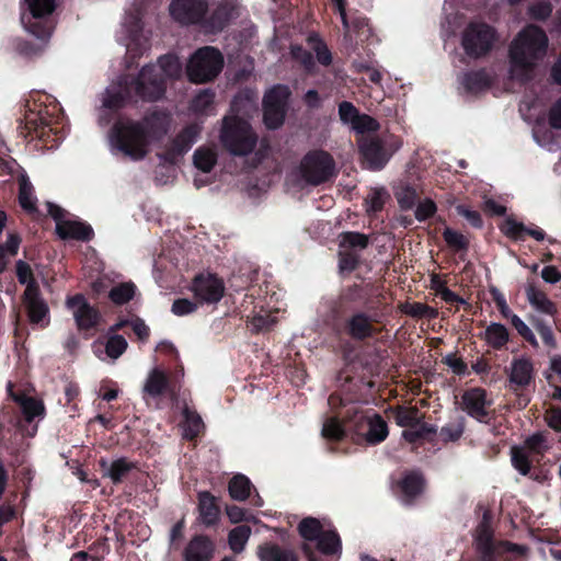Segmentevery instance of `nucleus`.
I'll use <instances>...</instances> for the list:
<instances>
[{"label":"nucleus","mask_w":561,"mask_h":561,"mask_svg":"<svg viewBox=\"0 0 561 561\" xmlns=\"http://www.w3.org/2000/svg\"><path fill=\"white\" fill-rule=\"evenodd\" d=\"M512 462L516 470L522 474H527L530 469L528 455L522 448H512Z\"/></svg>","instance_id":"nucleus-53"},{"label":"nucleus","mask_w":561,"mask_h":561,"mask_svg":"<svg viewBox=\"0 0 561 561\" xmlns=\"http://www.w3.org/2000/svg\"><path fill=\"white\" fill-rule=\"evenodd\" d=\"M446 243L455 250H465L468 247L467 238L450 228H446L443 232Z\"/></svg>","instance_id":"nucleus-52"},{"label":"nucleus","mask_w":561,"mask_h":561,"mask_svg":"<svg viewBox=\"0 0 561 561\" xmlns=\"http://www.w3.org/2000/svg\"><path fill=\"white\" fill-rule=\"evenodd\" d=\"M251 528L247 525H240L230 530L228 543L230 549L236 553H241L251 536Z\"/></svg>","instance_id":"nucleus-33"},{"label":"nucleus","mask_w":561,"mask_h":561,"mask_svg":"<svg viewBox=\"0 0 561 561\" xmlns=\"http://www.w3.org/2000/svg\"><path fill=\"white\" fill-rule=\"evenodd\" d=\"M202 127L197 124H192L182 130L181 134L173 140L172 154L180 156L185 153L192 145L196 141Z\"/></svg>","instance_id":"nucleus-24"},{"label":"nucleus","mask_w":561,"mask_h":561,"mask_svg":"<svg viewBox=\"0 0 561 561\" xmlns=\"http://www.w3.org/2000/svg\"><path fill=\"white\" fill-rule=\"evenodd\" d=\"M389 195L385 188L371 190L365 199L366 210L376 213L382 209Z\"/></svg>","instance_id":"nucleus-42"},{"label":"nucleus","mask_w":561,"mask_h":561,"mask_svg":"<svg viewBox=\"0 0 561 561\" xmlns=\"http://www.w3.org/2000/svg\"><path fill=\"white\" fill-rule=\"evenodd\" d=\"M224 57L214 47H203L190 58L186 73L191 82L205 83L215 79L221 71Z\"/></svg>","instance_id":"nucleus-5"},{"label":"nucleus","mask_w":561,"mask_h":561,"mask_svg":"<svg viewBox=\"0 0 561 561\" xmlns=\"http://www.w3.org/2000/svg\"><path fill=\"white\" fill-rule=\"evenodd\" d=\"M546 422L554 431L561 432V410L557 408H550L546 412Z\"/></svg>","instance_id":"nucleus-64"},{"label":"nucleus","mask_w":561,"mask_h":561,"mask_svg":"<svg viewBox=\"0 0 561 561\" xmlns=\"http://www.w3.org/2000/svg\"><path fill=\"white\" fill-rule=\"evenodd\" d=\"M190 111L196 116L215 114V93L210 89L201 90L191 101Z\"/></svg>","instance_id":"nucleus-23"},{"label":"nucleus","mask_w":561,"mask_h":561,"mask_svg":"<svg viewBox=\"0 0 561 561\" xmlns=\"http://www.w3.org/2000/svg\"><path fill=\"white\" fill-rule=\"evenodd\" d=\"M22 411L25 415V419L31 422L34 417L43 414L44 405L41 401L35 400L33 398H24L21 400Z\"/></svg>","instance_id":"nucleus-47"},{"label":"nucleus","mask_w":561,"mask_h":561,"mask_svg":"<svg viewBox=\"0 0 561 561\" xmlns=\"http://www.w3.org/2000/svg\"><path fill=\"white\" fill-rule=\"evenodd\" d=\"M299 534L302 538L309 541H313L320 538L324 531V525L317 518L306 517L298 526Z\"/></svg>","instance_id":"nucleus-35"},{"label":"nucleus","mask_w":561,"mask_h":561,"mask_svg":"<svg viewBox=\"0 0 561 561\" xmlns=\"http://www.w3.org/2000/svg\"><path fill=\"white\" fill-rule=\"evenodd\" d=\"M321 434L324 438L340 440L344 437L345 431L337 419L330 417L323 423Z\"/></svg>","instance_id":"nucleus-46"},{"label":"nucleus","mask_w":561,"mask_h":561,"mask_svg":"<svg viewBox=\"0 0 561 561\" xmlns=\"http://www.w3.org/2000/svg\"><path fill=\"white\" fill-rule=\"evenodd\" d=\"M436 211V205L431 199H425L424 202L420 203L415 209V218L419 221L426 220L430 218L434 213Z\"/></svg>","instance_id":"nucleus-63"},{"label":"nucleus","mask_w":561,"mask_h":561,"mask_svg":"<svg viewBox=\"0 0 561 561\" xmlns=\"http://www.w3.org/2000/svg\"><path fill=\"white\" fill-rule=\"evenodd\" d=\"M19 203L27 211L36 210V197L33 194V185L26 175L19 179Z\"/></svg>","instance_id":"nucleus-31"},{"label":"nucleus","mask_w":561,"mask_h":561,"mask_svg":"<svg viewBox=\"0 0 561 561\" xmlns=\"http://www.w3.org/2000/svg\"><path fill=\"white\" fill-rule=\"evenodd\" d=\"M491 80L485 71H474L462 77L461 84L467 92L479 93L490 87Z\"/></svg>","instance_id":"nucleus-30"},{"label":"nucleus","mask_w":561,"mask_h":561,"mask_svg":"<svg viewBox=\"0 0 561 561\" xmlns=\"http://www.w3.org/2000/svg\"><path fill=\"white\" fill-rule=\"evenodd\" d=\"M127 341L122 335L111 336L105 344V352L112 359H117L127 348Z\"/></svg>","instance_id":"nucleus-45"},{"label":"nucleus","mask_w":561,"mask_h":561,"mask_svg":"<svg viewBox=\"0 0 561 561\" xmlns=\"http://www.w3.org/2000/svg\"><path fill=\"white\" fill-rule=\"evenodd\" d=\"M135 295V285L123 283L113 287L108 294L111 300L116 305H123L133 299Z\"/></svg>","instance_id":"nucleus-41"},{"label":"nucleus","mask_w":561,"mask_h":561,"mask_svg":"<svg viewBox=\"0 0 561 561\" xmlns=\"http://www.w3.org/2000/svg\"><path fill=\"white\" fill-rule=\"evenodd\" d=\"M16 276H18V279L21 284H25L26 287L28 285H35V282H34V278H33V273H32V270L30 267V265L27 263H25L24 261H18L16 263Z\"/></svg>","instance_id":"nucleus-61"},{"label":"nucleus","mask_w":561,"mask_h":561,"mask_svg":"<svg viewBox=\"0 0 561 561\" xmlns=\"http://www.w3.org/2000/svg\"><path fill=\"white\" fill-rule=\"evenodd\" d=\"M55 10V0H22L21 23L37 38L46 39L51 34V26L44 21Z\"/></svg>","instance_id":"nucleus-6"},{"label":"nucleus","mask_w":561,"mask_h":561,"mask_svg":"<svg viewBox=\"0 0 561 561\" xmlns=\"http://www.w3.org/2000/svg\"><path fill=\"white\" fill-rule=\"evenodd\" d=\"M318 549L325 554H334L341 551V540L333 530H325L318 539Z\"/></svg>","instance_id":"nucleus-39"},{"label":"nucleus","mask_w":561,"mask_h":561,"mask_svg":"<svg viewBox=\"0 0 561 561\" xmlns=\"http://www.w3.org/2000/svg\"><path fill=\"white\" fill-rule=\"evenodd\" d=\"M199 516L206 526L214 525L219 516V510L215 503V497L208 492L199 493Z\"/></svg>","instance_id":"nucleus-26"},{"label":"nucleus","mask_w":561,"mask_h":561,"mask_svg":"<svg viewBox=\"0 0 561 561\" xmlns=\"http://www.w3.org/2000/svg\"><path fill=\"white\" fill-rule=\"evenodd\" d=\"M104 474L112 480L113 483H119L133 470L134 463L125 458L116 459L112 462L101 461Z\"/></svg>","instance_id":"nucleus-25"},{"label":"nucleus","mask_w":561,"mask_h":561,"mask_svg":"<svg viewBox=\"0 0 561 561\" xmlns=\"http://www.w3.org/2000/svg\"><path fill=\"white\" fill-rule=\"evenodd\" d=\"M424 481L419 473H409L401 481V490L407 501L420 494L423 490Z\"/></svg>","instance_id":"nucleus-38"},{"label":"nucleus","mask_w":561,"mask_h":561,"mask_svg":"<svg viewBox=\"0 0 561 561\" xmlns=\"http://www.w3.org/2000/svg\"><path fill=\"white\" fill-rule=\"evenodd\" d=\"M181 72L182 65L176 56H163L159 58L157 65L144 67L138 78L131 82L130 88H126L124 94L107 89L103 105L107 108L119 107L123 101L130 96L131 88L141 100L157 101L164 94L167 80L180 77Z\"/></svg>","instance_id":"nucleus-2"},{"label":"nucleus","mask_w":561,"mask_h":561,"mask_svg":"<svg viewBox=\"0 0 561 561\" xmlns=\"http://www.w3.org/2000/svg\"><path fill=\"white\" fill-rule=\"evenodd\" d=\"M396 198L402 209H411L417 199L416 190L404 185L397 190Z\"/></svg>","instance_id":"nucleus-44"},{"label":"nucleus","mask_w":561,"mask_h":561,"mask_svg":"<svg viewBox=\"0 0 561 561\" xmlns=\"http://www.w3.org/2000/svg\"><path fill=\"white\" fill-rule=\"evenodd\" d=\"M192 291L201 302L216 304L225 294V285L216 275L201 274L194 278Z\"/></svg>","instance_id":"nucleus-13"},{"label":"nucleus","mask_w":561,"mask_h":561,"mask_svg":"<svg viewBox=\"0 0 561 561\" xmlns=\"http://www.w3.org/2000/svg\"><path fill=\"white\" fill-rule=\"evenodd\" d=\"M290 90L287 85H275L264 96V123L267 128L280 127L285 119Z\"/></svg>","instance_id":"nucleus-11"},{"label":"nucleus","mask_w":561,"mask_h":561,"mask_svg":"<svg viewBox=\"0 0 561 561\" xmlns=\"http://www.w3.org/2000/svg\"><path fill=\"white\" fill-rule=\"evenodd\" d=\"M463 428V421L449 423L440 428L439 436L444 442H455L460 438Z\"/></svg>","instance_id":"nucleus-50"},{"label":"nucleus","mask_w":561,"mask_h":561,"mask_svg":"<svg viewBox=\"0 0 561 561\" xmlns=\"http://www.w3.org/2000/svg\"><path fill=\"white\" fill-rule=\"evenodd\" d=\"M534 367L526 357L514 358L510 367V382L517 387H526L533 379Z\"/></svg>","instance_id":"nucleus-19"},{"label":"nucleus","mask_w":561,"mask_h":561,"mask_svg":"<svg viewBox=\"0 0 561 561\" xmlns=\"http://www.w3.org/2000/svg\"><path fill=\"white\" fill-rule=\"evenodd\" d=\"M308 41L312 49L316 51L318 61L324 66L330 65L332 61L331 53L329 51L328 47L318 38V36L310 35Z\"/></svg>","instance_id":"nucleus-48"},{"label":"nucleus","mask_w":561,"mask_h":561,"mask_svg":"<svg viewBox=\"0 0 561 561\" xmlns=\"http://www.w3.org/2000/svg\"><path fill=\"white\" fill-rule=\"evenodd\" d=\"M511 323L516 329L519 335H522L528 343H530L534 347H538V341L530 330V328L518 317L512 316Z\"/></svg>","instance_id":"nucleus-54"},{"label":"nucleus","mask_w":561,"mask_h":561,"mask_svg":"<svg viewBox=\"0 0 561 561\" xmlns=\"http://www.w3.org/2000/svg\"><path fill=\"white\" fill-rule=\"evenodd\" d=\"M496 41L494 28L485 23H470L462 33L461 44L467 55L479 58L486 55Z\"/></svg>","instance_id":"nucleus-10"},{"label":"nucleus","mask_w":561,"mask_h":561,"mask_svg":"<svg viewBox=\"0 0 561 561\" xmlns=\"http://www.w3.org/2000/svg\"><path fill=\"white\" fill-rule=\"evenodd\" d=\"M24 302L32 322L37 323L44 319L48 309L45 302L39 298L37 286L28 285L26 287L24 291Z\"/></svg>","instance_id":"nucleus-20"},{"label":"nucleus","mask_w":561,"mask_h":561,"mask_svg":"<svg viewBox=\"0 0 561 561\" xmlns=\"http://www.w3.org/2000/svg\"><path fill=\"white\" fill-rule=\"evenodd\" d=\"M483 337L490 346L500 350L508 342L510 333L503 324L493 322L485 328Z\"/></svg>","instance_id":"nucleus-28"},{"label":"nucleus","mask_w":561,"mask_h":561,"mask_svg":"<svg viewBox=\"0 0 561 561\" xmlns=\"http://www.w3.org/2000/svg\"><path fill=\"white\" fill-rule=\"evenodd\" d=\"M486 392L481 388H472L463 392L461 398L462 410L471 417L484 422L489 416Z\"/></svg>","instance_id":"nucleus-17"},{"label":"nucleus","mask_w":561,"mask_h":561,"mask_svg":"<svg viewBox=\"0 0 561 561\" xmlns=\"http://www.w3.org/2000/svg\"><path fill=\"white\" fill-rule=\"evenodd\" d=\"M214 542L206 536H195L184 549L185 561H210L214 557Z\"/></svg>","instance_id":"nucleus-18"},{"label":"nucleus","mask_w":561,"mask_h":561,"mask_svg":"<svg viewBox=\"0 0 561 561\" xmlns=\"http://www.w3.org/2000/svg\"><path fill=\"white\" fill-rule=\"evenodd\" d=\"M528 12L533 19L545 20L551 14L552 8L549 2L540 1L530 5Z\"/></svg>","instance_id":"nucleus-60"},{"label":"nucleus","mask_w":561,"mask_h":561,"mask_svg":"<svg viewBox=\"0 0 561 561\" xmlns=\"http://www.w3.org/2000/svg\"><path fill=\"white\" fill-rule=\"evenodd\" d=\"M194 165L205 172L208 173L214 168L217 157L215 151L211 149L199 148L195 151L193 156Z\"/></svg>","instance_id":"nucleus-40"},{"label":"nucleus","mask_w":561,"mask_h":561,"mask_svg":"<svg viewBox=\"0 0 561 561\" xmlns=\"http://www.w3.org/2000/svg\"><path fill=\"white\" fill-rule=\"evenodd\" d=\"M350 432L356 444L368 445L383 442L389 433L386 421L377 413L355 415L351 421Z\"/></svg>","instance_id":"nucleus-9"},{"label":"nucleus","mask_w":561,"mask_h":561,"mask_svg":"<svg viewBox=\"0 0 561 561\" xmlns=\"http://www.w3.org/2000/svg\"><path fill=\"white\" fill-rule=\"evenodd\" d=\"M168 386V375L160 368H153L147 375L142 387V392L145 396L157 398L165 391Z\"/></svg>","instance_id":"nucleus-21"},{"label":"nucleus","mask_w":561,"mask_h":561,"mask_svg":"<svg viewBox=\"0 0 561 561\" xmlns=\"http://www.w3.org/2000/svg\"><path fill=\"white\" fill-rule=\"evenodd\" d=\"M399 148L397 145L390 152H388L379 139L368 138L365 139L360 146V153L367 164L368 169L379 170L385 167L392 153Z\"/></svg>","instance_id":"nucleus-16"},{"label":"nucleus","mask_w":561,"mask_h":561,"mask_svg":"<svg viewBox=\"0 0 561 561\" xmlns=\"http://www.w3.org/2000/svg\"><path fill=\"white\" fill-rule=\"evenodd\" d=\"M368 245V237L366 234L359 232H343L339 236V247L340 249H345L347 251L353 250H363Z\"/></svg>","instance_id":"nucleus-36"},{"label":"nucleus","mask_w":561,"mask_h":561,"mask_svg":"<svg viewBox=\"0 0 561 561\" xmlns=\"http://www.w3.org/2000/svg\"><path fill=\"white\" fill-rule=\"evenodd\" d=\"M169 123L170 117L163 112H153L140 122L119 119L108 136L111 150L134 161L141 160L148 154L150 142L168 131Z\"/></svg>","instance_id":"nucleus-1"},{"label":"nucleus","mask_w":561,"mask_h":561,"mask_svg":"<svg viewBox=\"0 0 561 561\" xmlns=\"http://www.w3.org/2000/svg\"><path fill=\"white\" fill-rule=\"evenodd\" d=\"M67 307L71 311L79 329H91L100 321L99 311L90 306L81 295L68 298Z\"/></svg>","instance_id":"nucleus-15"},{"label":"nucleus","mask_w":561,"mask_h":561,"mask_svg":"<svg viewBox=\"0 0 561 561\" xmlns=\"http://www.w3.org/2000/svg\"><path fill=\"white\" fill-rule=\"evenodd\" d=\"M526 297L529 305L538 312L548 316L557 313L556 305L547 297V295L536 286L529 284L526 287Z\"/></svg>","instance_id":"nucleus-22"},{"label":"nucleus","mask_w":561,"mask_h":561,"mask_svg":"<svg viewBox=\"0 0 561 561\" xmlns=\"http://www.w3.org/2000/svg\"><path fill=\"white\" fill-rule=\"evenodd\" d=\"M49 215L56 220V232L61 239H77V240H90L93 231L88 225L79 221L62 220L64 210L53 205L47 204Z\"/></svg>","instance_id":"nucleus-12"},{"label":"nucleus","mask_w":561,"mask_h":561,"mask_svg":"<svg viewBox=\"0 0 561 561\" xmlns=\"http://www.w3.org/2000/svg\"><path fill=\"white\" fill-rule=\"evenodd\" d=\"M340 268L342 271H353L358 263V255L354 251L340 249Z\"/></svg>","instance_id":"nucleus-59"},{"label":"nucleus","mask_w":561,"mask_h":561,"mask_svg":"<svg viewBox=\"0 0 561 561\" xmlns=\"http://www.w3.org/2000/svg\"><path fill=\"white\" fill-rule=\"evenodd\" d=\"M474 547L479 553L480 561H496L495 556L501 550L513 551L518 553L525 552V547L511 543L507 541L495 542L493 540V530L491 527V514L485 511L482 520L478 525L474 534Z\"/></svg>","instance_id":"nucleus-7"},{"label":"nucleus","mask_w":561,"mask_h":561,"mask_svg":"<svg viewBox=\"0 0 561 561\" xmlns=\"http://www.w3.org/2000/svg\"><path fill=\"white\" fill-rule=\"evenodd\" d=\"M351 126L355 131L359 134H364L366 131H375L379 128L378 122L366 114H358Z\"/></svg>","instance_id":"nucleus-49"},{"label":"nucleus","mask_w":561,"mask_h":561,"mask_svg":"<svg viewBox=\"0 0 561 561\" xmlns=\"http://www.w3.org/2000/svg\"><path fill=\"white\" fill-rule=\"evenodd\" d=\"M436 430L433 426L422 424L415 427H410L409 430L403 431L402 437L409 443H415L419 440L425 433H435Z\"/></svg>","instance_id":"nucleus-56"},{"label":"nucleus","mask_w":561,"mask_h":561,"mask_svg":"<svg viewBox=\"0 0 561 561\" xmlns=\"http://www.w3.org/2000/svg\"><path fill=\"white\" fill-rule=\"evenodd\" d=\"M183 436L187 439H193L203 432L204 422L197 412L187 407L183 410Z\"/></svg>","instance_id":"nucleus-29"},{"label":"nucleus","mask_w":561,"mask_h":561,"mask_svg":"<svg viewBox=\"0 0 561 561\" xmlns=\"http://www.w3.org/2000/svg\"><path fill=\"white\" fill-rule=\"evenodd\" d=\"M549 38L539 26L529 24L522 28L508 46V72L511 78L527 81L545 59Z\"/></svg>","instance_id":"nucleus-3"},{"label":"nucleus","mask_w":561,"mask_h":561,"mask_svg":"<svg viewBox=\"0 0 561 561\" xmlns=\"http://www.w3.org/2000/svg\"><path fill=\"white\" fill-rule=\"evenodd\" d=\"M533 324H534L536 331L541 336L545 345L548 346L550 350L557 348V341H556V337L553 335L551 328L539 319L534 320Z\"/></svg>","instance_id":"nucleus-51"},{"label":"nucleus","mask_w":561,"mask_h":561,"mask_svg":"<svg viewBox=\"0 0 561 561\" xmlns=\"http://www.w3.org/2000/svg\"><path fill=\"white\" fill-rule=\"evenodd\" d=\"M251 481L243 474L234 476L228 485V491L234 501H245L250 496Z\"/></svg>","instance_id":"nucleus-32"},{"label":"nucleus","mask_w":561,"mask_h":561,"mask_svg":"<svg viewBox=\"0 0 561 561\" xmlns=\"http://www.w3.org/2000/svg\"><path fill=\"white\" fill-rule=\"evenodd\" d=\"M260 559L262 561H298L293 551L282 549L276 545L262 547L260 549Z\"/></svg>","instance_id":"nucleus-34"},{"label":"nucleus","mask_w":561,"mask_h":561,"mask_svg":"<svg viewBox=\"0 0 561 561\" xmlns=\"http://www.w3.org/2000/svg\"><path fill=\"white\" fill-rule=\"evenodd\" d=\"M206 12V0H173L170 4L171 15L181 24L198 23Z\"/></svg>","instance_id":"nucleus-14"},{"label":"nucleus","mask_w":561,"mask_h":561,"mask_svg":"<svg viewBox=\"0 0 561 561\" xmlns=\"http://www.w3.org/2000/svg\"><path fill=\"white\" fill-rule=\"evenodd\" d=\"M348 333L352 337L363 340L371 335V320L364 313L353 316L347 322Z\"/></svg>","instance_id":"nucleus-27"},{"label":"nucleus","mask_w":561,"mask_h":561,"mask_svg":"<svg viewBox=\"0 0 561 561\" xmlns=\"http://www.w3.org/2000/svg\"><path fill=\"white\" fill-rule=\"evenodd\" d=\"M299 172L305 182L319 185L335 176V162L330 153L314 150L302 158Z\"/></svg>","instance_id":"nucleus-8"},{"label":"nucleus","mask_w":561,"mask_h":561,"mask_svg":"<svg viewBox=\"0 0 561 561\" xmlns=\"http://www.w3.org/2000/svg\"><path fill=\"white\" fill-rule=\"evenodd\" d=\"M402 311L414 318L433 319L437 316V311L435 309L421 302L405 304Z\"/></svg>","instance_id":"nucleus-43"},{"label":"nucleus","mask_w":561,"mask_h":561,"mask_svg":"<svg viewBox=\"0 0 561 561\" xmlns=\"http://www.w3.org/2000/svg\"><path fill=\"white\" fill-rule=\"evenodd\" d=\"M502 231L511 238L518 239L520 238L522 233L525 231V227L523 224L517 222L516 220L512 218H507L503 226Z\"/></svg>","instance_id":"nucleus-62"},{"label":"nucleus","mask_w":561,"mask_h":561,"mask_svg":"<svg viewBox=\"0 0 561 561\" xmlns=\"http://www.w3.org/2000/svg\"><path fill=\"white\" fill-rule=\"evenodd\" d=\"M219 138L222 146L233 156H247L257 141L248 122L233 115L224 117Z\"/></svg>","instance_id":"nucleus-4"},{"label":"nucleus","mask_w":561,"mask_h":561,"mask_svg":"<svg viewBox=\"0 0 561 561\" xmlns=\"http://www.w3.org/2000/svg\"><path fill=\"white\" fill-rule=\"evenodd\" d=\"M394 421L401 427H415L422 415L416 408L399 407L393 411Z\"/></svg>","instance_id":"nucleus-37"},{"label":"nucleus","mask_w":561,"mask_h":561,"mask_svg":"<svg viewBox=\"0 0 561 561\" xmlns=\"http://www.w3.org/2000/svg\"><path fill=\"white\" fill-rule=\"evenodd\" d=\"M526 448L534 454H542L545 453L549 446L546 439V436L542 434H534L525 442Z\"/></svg>","instance_id":"nucleus-55"},{"label":"nucleus","mask_w":561,"mask_h":561,"mask_svg":"<svg viewBox=\"0 0 561 561\" xmlns=\"http://www.w3.org/2000/svg\"><path fill=\"white\" fill-rule=\"evenodd\" d=\"M197 309V305L194 301L182 298L176 299L171 308V311L179 317L187 316L195 312Z\"/></svg>","instance_id":"nucleus-57"},{"label":"nucleus","mask_w":561,"mask_h":561,"mask_svg":"<svg viewBox=\"0 0 561 561\" xmlns=\"http://www.w3.org/2000/svg\"><path fill=\"white\" fill-rule=\"evenodd\" d=\"M358 114L359 112L351 102L344 101L339 105V116L344 124L352 125Z\"/></svg>","instance_id":"nucleus-58"}]
</instances>
